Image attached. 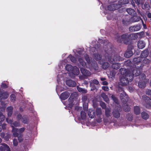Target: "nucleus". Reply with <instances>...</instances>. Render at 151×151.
<instances>
[{
    "mask_svg": "<svg viewBox=\"0 0 151 151\" xmlns=\"http://www.w3.org/2000/svg\"><path fill=\"white\" fill-rule=\"evenodd\" d=\"M106 52L105 57L107 58L109 62L112 64V68L114 70L119 69L121 67V64L119 63H115V61H122L123 60V58L121 57L119 55L116 54L112 45L110 48H108Z\"/></svg>",
    "mask_w": 151,
    "mask_h": 151,
    "instance_id": "nucleus-1",
    "label": "nucleus"
},
{
    "mask_svg": "<svg viewBox=\"0 0 151 151\" xmlns=\"http://www.w3.org/2000/svg\"><path fill=\"white\" fill-rule=\"evenodd\" d=\"M138 36L134 33L128 35L127 33L124 34L119 36L118 38L117 41L119 42L123 41L126 45H132V40H135L138 38Z\"/></svg>",
    "mask_w": 151,
    "mask_h": 151,
    "instance_id": "nucleus-2",
    "label": "nucleus"
},
{
    "mask_svg": "<svg viewBox=\"0 0 151 151\" xmlns=\"http://www.w3.org/2000/svg\"><path fill=\"white\" fill-rule=\"evenodd\" d=\"M133 80V76L132 75L128 76V75L122 76L120 79V82L122 86H126L128 85L129 82Z\"/></svg>",
    "mask_w": 151,
    "mask_h": 151,
    "instance_id": "nucleus-3",
    "label": "nucleus"
},
{
    "mask_svg": "<svg viewBox=\"0 0 151 151\" xmlns=\"http://www.w3.org/2000/svg\"><path fill=\"white\" fill-rule=\"evenodd\" d=\"M65 69L68 71H72L74 75H78L79 73V69L76 67H73L71 65L67 64L66 65Z\"/></svg>",
    "mask_w": 151,
    "mask_h": 151,
    "instance_id": "nucleus-4",
    "label": "nucleus"
},
{
    "mask_svg": "<svg viewBox=\"0 0 151 151\" xmlns=\"http://www.w3.org/2000/svg\"><path fill=\"white\" fill-rule=\"evenodd\" d=\"M134 49V46L132 45H129L127 46V49L124 54V56L126 58H129L132 56L133 53L132 51Z\"/></svg>",
    "mask_w": 151,
    "mask_h": 151,
    "instance_id": "nucleus-5",
    "label": "nucleus"
},
{
    "mask_svg": "<svg viewBox=\"0 0 151 151\" xmlns=\"http://www.w3.org/2000/svg\"><path fill=\"white\" fill-rule=\"evenodd\" d=\"M141 28V24H138L129 27V30L130 32H133L139 30Z\"/></svg>",
    "mask_w": 151,
    "mask_h": 151,
    "instance_id": "nucleus-6",
    "label": "nucleus"
},
{
    "mask_svg": "<svg viewBox=\"0 0 151 151\" xmlns=\"http://www.w3.org/2000/svg\"><path fill=\"white\" fill-rule=\"evenodd\" d=\"M120 99L124 104H125L128 101L129 97L125 92L121 93L120 95Z\"/></svg>",
    "mask_w": 151,
    "mask_h": 151,
    "instance_id": "nucleus-7",
    "label": "nucleus"
},
{
    "mask_svg": "<svg viewBox=\"0 0 151 151\" xmlns=\"http://www.w3.org/2000/svg\"><path fill=\"white\" fill-rule=\"evenodd\" d=\"M120 5L117 3L111 4L107 7L108 9L110 11H114L119 9Z\"/></svg>",
    "mask_w": 151,
    "mask_h": 151,
    "instance_id": "nucleus-8",
    "label": "nucleus"
},
{
    "mask_svg": "<svg viewBox=\"0 0 151 151\" xmlns=\"http://www.w3.org/2000/svg\"><path fill=\"white\" fill-rule=\"evenodd\" d=\"M119 70L120 73L123 76L127 75V74L128 76L132 75L130 71L129 70H127L126 69L121 68Z\"/></svg>",
    "mask_w": 151,
    "mask_h": 151,
    "instance_id": "nucleus-9",
    "label": "nucleus"
},
{
    "mask_svg": "<svg viewBox=\"0 0 151 151\" xmlns=\"http://www.w3.org/2000/svg\"><path fill=\"white\" fill-rule=\"evenodd\" d=\"M80 70L81 73L84 76L87 77L90 76L91 73L88 70L83 68H80Z\"/></svg>",
    "mask_w": 151,
    "mask_h": 151,
    "instance_id": "nucleus-10",
    "label": "nucleus"
},
{
    "mask_svg": "<svg viewBox=\"0 0 151 151\" xmlns=\"http://www.w3.org/2000/svg\"><path fill=\"white\" fill-rule=\"evenodd\" d=\"M78 97V95L76 92H73L71 93L70 96V98L68 99L69 102H72V101H74L76 100Z\"/></svg>",
    "mask_w": 151,
    "mask_h": 151,
    "instance_id": "nucleus-11",
    "label": "nucleus"
},
{
    "mask_svg": "<svg viewBox=\"0 0 151 151\" xmlns=\"http://www.w3.org/2000/svg\"><path fill=\"white\" fill-rule=\"evenodd\" d=\"M142 98L144 100L146 103L147 107H151V99L146 96H143Z\"/></svg>",
    "mask_w": 151,
    "mask_h": 151,
    "instance_id": "nucleus-12",
    "label": "nucleus"
},
{
    "mask_svg": "<svg viewBox=\"0 0 151 151\" xmlns=\"http://www.w3.org/2000/svg\"><path fill=\"white\" fill-rule=\"evenodd\" d=\"M9 96V94L7 92L0 91V98L1 99H5Z\"/></svg>",
    "mask_w": 151,
    "mask_h": 151,
    "instance_id": "nucleus-13",
    "label": "nucleus"
},
{
    "mask_svg": "<svg viewBox=\"0 0 151 151\" xmlns=\"http://www.w3.org/2000/svg\"><path fill=\"white\" fill-rule=\"evenodd\" d=\"M70 95V93L68 91H65L62 93L60 95V98L63 100L67 99Z\"/></svg>",
    "mask_w": 151,
    "mask_h": 151,
    "instance_id": "nucleus-14",
    "label": "nucleus"
},
{
    "mask_svg": "<svg viewBox=\"0 0 151 151\" xmlns=\"http://www.w3.org/2000/svg\"><path fill=\"white\" fill-rule=\"evenodd\" d=\"M99 63L102 65V68L104 69H107L109 66V63L107 62H105L104 60L99 61Z\"/></svg>",
    "mask_w": 151,
    "mask_h": 151,
    "instance_id": "nucleus-15",
    "label": "nucleus"
},
{
    "mask_svg": "<svg viewBox=\"0 0 151 151\" xmlns=\"http://www.w3.org/2000/svg\"><path fill=\"white\" fill-rule=\"evenodd\" d=\"M66 83L67 85L70 87H74L76 86V82L71 79L67 80Z\"/></svg>",
    "mask_w": 151,
    "mask_h": 151,
    "instance_id": "nucleus-16",
    "label": "nucleus"
},
{
    "mask_svg": "<svg viewBox=\"0 0 151 151\" xmlns=\"http://www.w3.org/2000/svg\"><path fill=\"white\" fill-rule=\"evenodd\" d=\"M141 66H137V69H134L132 72V73L131 74L133 76V77L134 76H137L139 75L140 74V71L139 70V68H141Z\"/></svg>",
    "mask_w": 151,
    "mask_h": 151,
    "instance_id": "nucleus-17",
    "label": "nucleus"
},
{
    "mask_svg": "<svg viewBox=\"0 0 151 151\" xmlns=\"http://www.w3.org/2000/svg\"><path fill=\"white\" fill-rule=\"evenodd\" d=\"M145 43L142 40H140L137 42V47L139 49H143L145 47Z\"/></svg>",
    "mask_w": 151,
    "mask_h": 151,
    "instance_id": "nucleus-18",
    "label": "nucleus"
},
{
    "mask_svg": "<svg viewBox=\"0 0 151 151\" xmlns=\"http://www.w3.org/2000/svg\"><path fill=\"white\" fill-rule=\"evenodd\" d=\"M129 2V0H119L117 4L120 5L119 8H120L122 7V5L127 4Z\"/></svg>",
    "mask_w": 151,
    "mask_h": 151,
    "instance_id": "nucleus-19",
    "label": "nucleus"
},
{
    "mask_svg": "<svg viewBox=\"0 0 151 151\" xmlns=\"http://www.w3.org/2000/svg\"><path fill=\"white\" fill-rule=\"evenodd\" d=\"M113 116L116 119L119 118L120 116V114L119 111L117 109H114L112 111Z\"/></svg>",
    "mask_w": 151,
    "mask_h": 151,
    "instance_id": "nucleus-20",
    "label": "nucleus"
},
{
    "mask_svg": "<svg viewBox=\"0 0 151 151\" xmlns=\"http://www.w3.org/2000/svg\"><path fill=\"white\" fill-rule=\"evenodd\" d=\"M149 54V51L147 49H146L142 51L140 55L141 58H145L148 56Z\"/></svg>",
    "mask_w": 151,
    "mask_h": 151,
    "instance_id": "nucleus-21",
    "label": "nucleus"
},
{
    "mask_svg": "<svg viewBox=\"0 0 151 151\" xmlns=\"http://www.w3.org/2000/svg\"><path fill=\"white\" fill-rule=\"evenodd\" d=\"M130 19L131 21L132 22H137L141 19V18L140 16L134 15Z\"/></svg>",
    "mask_w": 151,
    "mask_h": 151,
    "instance_id": "nucleus-22",
    "label": "nucleus"
},
{
    "mask_svg": "<svg viewBox=\"0 0 151 151\" xmlns=\"http://www.w3.org/2000/svg\"><path fill=\"white\" fill-rule=\"evenodd\" d=\"M142 60V59L140 57H138L134 58L133 59L132 61L135 64V65H136V64L138 65V63H140Z\"/></svg>",
    "mask_w": 151,
    "mask_h": 151,
    "instance_id": "nucleus-23",
    "label": "nucleus"
},
{
    "mask_svg": "<svg viewBox=\"0 0 151 151\" xmlns=\"http://www.w3.org/2000/svg\"><path fill=\"white\" fill-rule=\"evenodd\" d=\"M95 111L93 110L89 109L88 111V115L91 119L93 118L95 116Z\"/></svg>",
    "mask_w": 151,
    "mask_h": 151,
    "instance_id": "nucleus-24",
    "label": "nucleus"
},
{
    "mask_svg": "<svg viewBox=\"0 0 151 151\" xmlns=\"http://www.w3.org/2000/svg\"><path fill=\"white\" fill-rule=\"evenodd\" d=\"M146 82L144 80H140L138 83V86L140 88H144L146 86Z\"/></svg>",
    "mask_w": 151,
    "mask_h": 151,
    "instance_id": "nucleus-25",
    "label": "nucleus"
},
{
    "mask_svg": "<svg viewBox=\"0 0 151 151\" xmlns=\"http://www.w3.org/2000/svg\"><path fill=\"white\" fill-rule=\"evenodd\" d=\"M7 112L8 116L9 117L11 116L13 112V108L12 107L10 106L8 107L6 109Z\"/></svg>",
    "mask_w": 151,
    "mask_h": 151,
    "instance_id": "nucleus-26",
    "label": "nucleus"
},
{
    "mask_svg": "<svg viewBox=\"0 0 151 151\" xmlns=\"http://www.w3.org/2000/svg\"><path fill=\"white\" fill-rule=\"evenodd\" d=\"M122 22L124 26H128L131 24L130 20L129 19L126 18L123 19L122 20Z\"/></svg>",
    "mask_w": 151,
    "mask_h": 151,
    "instance_id": "nucleus-27",
    "label": "nucleus"
},
{
    "mask_svg": "<svg viewBox=\"0 0 151 151\" xmlns=\"http://www.w3.org/2000/svg\"><path fill=\"white\" fill-rule=\"evenodd\" d=\"M134 113L137 115H139L140 113V110L139 107L138 106H135L134 107Z\"/></svg>",
    "mask_w": 151,
    "mask_h": 151,
    "instance_id": "nucleus-28",
    "label": "nucleus"
},
{
    "mask_svg": "<svg viewBox=\"0 0 151 151\" xmlns=\"http://www.w3.org/2000/svg\"><path fill=\"white\" fill-rule=\"evenodd\" d=\"M78 61L82 66L85 68L87 67L86 63L82 58H79L78 59Z\"/></svg>",
    "mask_w": 151,
    "mask_h": 151,
    "instance_id": "nucleus-29",
    "label": "nucleus"
},
{
    "mask_svg": "<svg viewBox=\"0 0 151 151\" xmlns=\"http://www.w3.org/2000/svg\"><path fill=\"white\" fill-rule=\"evenodd\" d=\"M11 127L12 128V132H13L14 136L15 137H17V136L18 134H19L17 133L18 129L14 127L13 126H12Z\"/></svg>",
    "mask_w": 151,
    "mask_h": 151,
    "instance_id": "nucleus-30",
    "label": "nucleus"
},
{
    "mask_svg": "<svg viewBox=\"0 0 151 151\" xmlns=\"http://www.w3.org/2000/svg\"><path fill=\"white\" fill-rule=\"evenodd\" d=\"M126 11L131 16L134 15V13H135L134 10L131 8H127Z\"/></svg>",
    "mask_w": 151,
    "mask_h": 151,
    "instance_id": "nucleus-31",
    "label": "nucleus"
},
{
    "mask_svg": "<svg viewBox=\"0 0 151 151\" xmlns=\"http://www.w3.org/2000/svg\"><path fill=\"white\" fill-rule=\"evenodd\" d=\"M93 57L96 60H101V59L102 58L101 55L99 54L94 53L93 54Z\"/></svg>",
    "mask_w": 151,
    "mask_h": 151,
    "instance_id": "nucleus-32",
    "label": "nucleus"
},
{
    "mask_svg": "<svg viewBox=\"0 0 151 151\" xmlns=\"http://www.w3.org/2000/svg\"><path fill=\"white\" fill-rule=\"evenodd\" d=\"M142 118L145 120H146L149 118V115L146 112L143 111L141 113Z\"/></svg>",
    "mask_w": 151,
    "mask_h": 151,
    "instance_id": "nucleus-33",
    "label": "nucleus"
},
{
    "mask_svg": "<svg viewBox=\"0 0 151 151\" xmlns=\"http://www.w3.org/2000/svg\"><path fill=\"white\" fill-rule=\"evenodd\" d=\"M29 119L27 116H23L21 120L22 122L24 124H27L28 122Z\"/></svg>",
    "mask_w": 151,
    "mask_h": 151,
    "instance_id": "nucleus-34",
    "label": "nucleus"
},
{
    "mask_svg": "<svg viewBox=\"0 0 151 151\" xmlns=\"http://www.w3.org/2000/svg\"><path fill=\"white\" fill-rule=\"evenodd\" d=\"M126 104V105H124V106H123V110L125 112H128L130 110V107L128 104Z\"/></svg>",
    "mask_w": 151,
    "mask_h": 151,
    "instance_id": "nucleus-35",
    "label": "nucleus"
},
{
    "mask_svg": "<svg viewBox=\"0 0 151 151\" xmlns=\"http://www.w3.org/2000/svg\"><path fill=\"white\" fill-rule=\"evenodd\" d=\"M126 118L129 121H132L133 118V115L131 113H128L126 115Z\"/></svg>",
    "mask_w": 151,
    "mask_h": 151,
    "instance_id": "nucleus-36",
    "label": "nucleus"
},
{
    "mask_svg": "<svg viewBox=\"0 0 151 151\" xmlns=\"http://www.w3.org/2000/svg\"><path fill=\"white\" fill-rule=\"evenodd\" d=\"M110 112L111 111L109 109L107 108L105 109V114L107 117L108 118L111 116Z\"/></svg>",
    "mask_w": 151,
    "mask_h": 151,
    "instance_id": "nucleus-37",
    "label": "nucleus"
},
{
    "mask_svg": "<svg viewBox=\"0 0 151 151\" xmlns=\"http://www.w3.org/2000/svg\"><path fill=\"white\" fill-rule=\"evenodd\" d=\"M101 96L106 102H108L109 101V99L107 96L104 93H102L101 94Z\"/></svg>",
    "mask_w": 151,
    "mask_h": 151,
    "instance_id": "nucleus-38",
    "label": "nucleus"
},
{
    "mask_svg": "<svg viewBox=\"0 0 151 151\" xmlns=\"http://www.w3.org/2000/svg\"><path fill=\"white\" fill-rule=\"evenodd\" d=\"M77 89L78 91L82 93H85L87 92L86 90L82 88L81 87H77Z\"/></svg>",
    "mask_w": 151,
    "mask_h": 151,
    "instance_id": "nucleus-39",
    "label": "nucleus"
},
{
    "mask_svg": "<svg viewBox=\"0 0 151 151\" xmlns=\"http://www.w3.org/2000/svg\"><path fill=\"white\" fill-rule=\"evenodd\" d=\"M68 58L70 59L71 61L73 63L75 62L76 61L75 58L74 56H72L71 54L69 55L68 57Z\"/></svg>",
    "mask_w": 151,
    "mask_h": 151,
    "instance_id": "nucleus-40",
    "label": "nucleus"
},
{
    "mask_svg": "<svg viewBox=\"0 0 151 151\" xmlns=\"http://www.w3.org/2000/svg\"><path fill=\"white\" fill-rule=\"evenodd\" d=\"M96 114L98 116H100L102 114L101 110V108H97L96 109Z\"/></svg>",
    "mask_w": 151,
    "mask_h": 151,
    "instance_id": "nucleus-41",
    "label": "nucleus"
},
{
    "mask_svg": "<svg viewBox=\"0 0 151 151\" xmlns=\"http://www.w3.org/2000/svg\"><path fill=\"white\" fill-rule=\"evenodd\" d=\"M150 62V60L147 58H145L142 61L143 65H144L145 64H149Z\"/></svg>",
    "mask_w": 151,
    "mask_h": 151,
    "instance_id": "nucleus-42",
    "label": "nucleus"
},
{
    "mask_svg": "<svg viewBox=\"0 0 151 151\" xmlns=\"http://www.w3.org/2000/svg\"><path fill=\"white\" fill-rule=\"evenodd\" d=\"M22 136L23 135L22 134H18L17 136V137L18 138V139L19 142H21L23 141V139Z\"/></svg>",
    "mask_w": 151,
    "mask_h": 151,
    "instance_id": "nucleus-43",
    "label": "nucleus"
},
{
    "mask_svg": "<svg viewBox=\"0 0 151 151\" xmlns=\"http://www.w3.org/2000/svg\"><path fill=\"white\" fill-rule=\"evenodd\" d=\"M81 116L82 119L84 120L86 118V114L84 111H81Z\"/></svg>",
    "mask_w": 151,
    "mask_h": 151,
    "instance_id": "nucleus-44",
    "label": "nucleus"
},
{
    "mask_svg": "<svg viewBox=\"0 0 151 151\" xmlns=\"http://www.w3.org/2000/svg\"><path fill=\"white\" fill-rule=\"evenodd\" d=\"M111 98L115 103L116 104H118V100L117 98L114 95H112L111 96Z\"/></svg>",
    "mask_w": 151,
    "mask_h": 151,
    "instance_id": "nucleus-45",
    "label": "nucleus"
},
{
    "mask_svg": "<svg viewBox=\"0 0 151 151\" xmlns=\"http://www.w3.org/2000/svg\"><path fill=\"white\" fill-rule=\"evenodd\" d=\"M136 34L138 35L139 36V38H142L145 37V33L143 31H142L140 32L137 33Z\"/></svg>",
    "mask_w": 151,
    "mask_h": 151,
    "instance_id": "nucleus-46",
    "label": "nucleus"
},
{
    "mask_svg": "<svg viewBox=\"0 0 151 151\" xmlns=\"http://www.w3.org/2000/svg\"><path fill=\"white\" fill-rule=\"evenodd\" d=\"M5 119V116L0 111V122L4 121Z\"/></svg>",
    "mask_w": 151,
    "mask_h": 151,
    "instance_id": "nucleus-47",
    "label": "nucleus"
},
{
    "mask_svg": "<svg viewBox=\"0 0 151 151\" xmlns=\"http://www.w3.org/2000/svg\"><path fill=\"white\" fill-rule=\"evenodd\" d=\"M139 78H140V80L142 79L141 80H145V79L146 78V76L144 73H142L141 74H140L139 75Z\"/></svg>",
    "mask_w": 151,
    "mask_h": 151,
    "instance_id": "nucleus-48",
    "label": "nucleus"
},
{
    "mask_svg": "<svg viewBox=\"0 0 151 151\" xmlns=\"http://www.w3.org/2000/svg\"><path fill=\"white\" fill-rule=\"evenodd\" d=\"M4 144H6L4 143H2L1 145H2L0 147V150L1 151H5L6 150V146Z\"/></svg>",
    "mask_w": 151,
    "mask_h": 151,
    "instance_id": "nucleus-49",
    "label": "nucleus"
},
{
    "mask_svg": "<svg viewBox=\"0 0 151 151\" xmlns=\"http://www.w3.org/2000/svg\"><path fill=\"white\" fill-rule=\"evenodd\" d=\"M100 105L102 107L103 109H106V106L105 103L102 101L100 102Z\"/></svg>",
    "mask_w": 151,
    "mask_h": 151,
    "instance_id": "nucleus-50",
    "label": "nucleus"
},
{
    "mask_svg": "<svg viewBox=\"0 0 151 151\" xmlns=\"http://www.w3.org/2000/svg\"><path fill=\"white\" fill-rule=\"evenodd\" d=\"M10 99L11 101H15L16 96L14 94H12L10 96Z\"/></svg>",
    "mask_w": 151,
    "mask_h": 151,
    "instance_id": "nucleus-51",
    "label": "nucleus"
},
{
    "mask_svg": "<svg viewBox=\"0 0 151 151\" xmlns=\"http://www.w3.org/2000/svg\"><path fill=\"white\" fill-rule=\"evenodd\" d=\"M85 59L88 63L89 64L90 63V60L88 55H86L85 56Z\"/></svg>",
    "mask_w": 151,
    "mask_h": 151,
    "instance_id": "nucleus-52",
    "label": "nucleus"
},
{
    "mask_svg": "<svg viewBox=\"0 0 151 151\" xmlns=\"http://www.w3.org/2000/svg\"><path fill=\"white\" fill-rule=\"evenodd\" d=\"M23 116H22V115L20 114H19L17 115V120L18 121H19L20 120H22V118Z\"/></svg>",
    "mask_w": 151,
    "mask_h": 151,
    "instance_id": "nucleus-53",
    "label": "nucleus"
},
{
    "mask_svg": "<svg viewBox=\"0 0 151 151\" xmlns=\"http://www.w3.org/2000/svg\"><path fill=\"white\" fill-rule=\"evenodd\" d=\"M13 124L14 126L16 127H19L20 126V124L19 122L15 121L13 123Z\"/></svg>",
    "mask_w": 151,
    "mask_h": 151,
    "instance_id": "nucleus-54",
    "label": "nucleus"
},
{
    "mask_svg": "<svg viewBox=\"0 0 151 151\" xmlns=\"http://www.w3.org/2000/svg\"><path fill=\"white\" fill-rule=\"evenodd\" d=\"M13 144L14 146H17L18 144L17 140L16 139H14L13 141Z\"/></svg>",
    "mask_w": 151,
    "mask_h": 151,
    "instance_id": "nucleus-55",
    "label": "nucleus"
},
{
    "mask_svg": "<svg viewBox=\"0 0 151 151\" xmlns=\"http://www.w3.org/2000/svg\"><path fill=\"white\" fill-rule=\"evenodd\" d=\"M118 90L119 92H124V88H123L120 87H118Z\"/></svg>",
    "mask_w": 151,
    "mask_h": 151,
    "instance_id": "nucleus-56",
    "label": "nucleus"
},
{
    "mask_svg": "<svg viewBox=\"0 0 151 151\" xmlns=\"http://www.w3.org/2000/svg\"><path fill=\"white\" fill-rule=\"evenodd\" d=\"M10 137V135L9 134H7L5 136L4 139L6 141H8Z\"/></svg>",
    "mask_w": 151,
    "mask_h": 151,
    "instance_id": "nucleus-57",
    "label": "nucleus"
},
{
    "mask_svg": "<svg viewBox=\"0 0 151 151\" xmlns=\"http://www.w3.org/2000/svg\"><path fill=\"white\" fill-rule=\"evenodd\" d=\"M146 94L150 96L151 97V90L148 89L146 91Z\"/></svg>",
    "mask_w": 151,
    "mask_h": 151,
    "instance_id": "nucleus-58",
    "label": "nucleus"
},
{
    "mask_svg": "<svg viewBox=\"0 0 151 151\" xmlns=\"http://www.w3.org/2000/svg\"><path fill=\"white\" fill-rule=\"evenodd\" d=\"M24 129H25L24 127H22L20 129H18V131L19 133V134H22V133L24 131Z\"/></svg>",
    "mask_w": 151,
    "mask_h": 151,
    "instance_id": "nucleus-59",
    "label": "nucleus"
},
{
    "mask_svg": "<svg viewBox=\"0 0 151 151\" xmlns=\"http://www.w3.org/2000/svg\"><path fill=\"white\" fill-rule=\"evenodd\" d=\"M1 87L3 89H5L8 87L7 86L5 83H3L1 85Z\"/></svg>",
    "mask_w": 151,
    "mask_h": 151,
    "instance_id": "nucleus-60",
    "label": "nucleus"
},
{
    "mask_svg": "<svg viewBox=\"0 0 151 151\" xmlns=\"http://www.w3.org/2000/svg\"><path fill=\"white\" fill-rule=\"evenodd\" d=\"M69 102L70 103L68 105V106L69 108H71L73 106V105L74 104H73L74 101H72V102Z\"/></svg>",
    "mask_w": 151,
    "mask_h": 151,
    "instance_id": "nucleus-61",
    "label": "nucleus"
},
{
    "mask_svg": "<svg viewBox=\"0 0 151 151\" xmlns=\"http://www.w3.org/2000/svg\"><path fill=\"white\" fill-rule=\"evenodd\" d=\"M4 145L6 146V151H11L10 147L6 144H4Z\"/></svg>",
    "mask_w": 151,
    "mask_h": 151,
    "instance_id": "nucleus-62",
    "label": "nucleus"
},
{
    "mask_svg": "<svg viewBox=\"0 0 151 151\" xmlns=\"http://www.w3.org/2000/svg\"><path fill=\"white\" fill-rule=\"evenodd\" d=\"M92 83L96 85H98L99 83V82L97 80L94 79L93 80Z\"/></svg>",
    "mask_w": 151,
    "mask_h": 151,
    "instance_id": "nucleus-63",
    "label": "nucleus"
},
{
    "mask_svg": "<svg viewBox=\"0 0 151 151\" xmlns=\"http://www.w3.org/2000/svg\"><path fill=\"white\" fill-rule=\"evenodd\" d=\"M102 88L105 91H108L109 90V88L107 86H103Z\"/></svg>",
    "mask_w": 151,
    "mask_h": 151,
    "instance_id": "nucleus-64",
    "label": "nucleus"
}]
</instances>
